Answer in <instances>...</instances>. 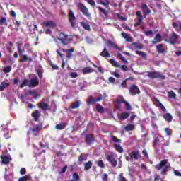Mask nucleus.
<instances>
[{
	"label": "nucleus",
	"mask_w": 181,
	"mask_h": 181,
	"mask_svg": "<svg viewBox=\"0 0 181 181\" xmlns=\"http://www.w3.org/2000/svg\"><path fill=\"white\" fill-rule=\"evenodd\" d=\"M33 117L35 121H37V119H39V117H40V112H39V110H35L33 114Z\"/></svg>",
	"instance_id": "obj_33"
},
{
	"label": "nucleus",
	"mask_w": 181,
	"mask_h": 181,
	"mask_svg": "<svg viewBox=\"0 0 181 181\" xmlns=\"http://www.w3.org/2000/svg\"><path fill=\"white\" fill-rule=\"evenodd\" d=\"M107 160L110 162V163H111L113 168H115V166H117V160H115V158H114V156L112 155L108 156Z\"/></svg>",
	"instance_id": "obj_13"
},
{
	"label": "nucleus",
	"mask_w": 181,
	"mask_h": 181,
	"mask_svg": "<svg viewBox=\"0 0 181 181\" xmlns=\"http://www.w3.org/2000/svg\"><path fill=\"white\" fill-rule=\"evenodd\" d=\"M112 141H113V142H115V146L117 152L122 153V152H124V148H122V146H121L119 145V144H121V140L117 138V136H113Z\"/></svg>",
	"instance_id": "obj_5"
},
{
	"label": "nucleus",
	"mask_w": 181,
	"mask_h": 181,
	"mask_svg": "<svg viewBox=\"0 0 181 181\" xmlns=\"http://www.w3.org/2000/svg\"><path fill=\"white\" fill-rule=\"evenodd\" d=\"M7 87H9V83L6 81H3L0 84V91H4L5 88H7Z\"/></svg>",
	"instance_id": "obj_23"
},
{
	"label": "nucleus",
	"mask_w": 181,
	"mask_h": 181,
	"mask_svg": "<svg viewBox=\"0 0 181 181\" xmlns=\"http://www.w3.org/2000/svg\"><path fill=\"white\" fill-rule=\"evenodd\" d=\"M40 107L44 111H46L49 110V103H46L45 102L40 103Z\"/></svg>",
	"instance_id": "obj_25"
},
{
	"label": "nucleus",
	"mask_w": 181,
	"mask_h": 181,
	"mask_svg": "<svg viewBox=\"0 0 181 181\" xmlns=\"http://www.w3.org/2000/svg\"><path fill=\"white\" fill-rule=\"evenodd\" d=\"M144 34L146 35V36H152V35H153V31L147 30L144 32Z\"/></svg>",
	"instance_id": "obj_54"
},
{
	"label": "nucleus",
	"mask_w": 181,
	"mask_h": 181,
	"mask_svg": "<svg viewBox=\"0 0 181 181\" xmlns=\"http://www.w3.org/2000/svg\"><path fill=\"white\" fill-rule=\"evenodd\" d=\"M78 74H77V72H71L70 74V76L72 78H77L78 77Z\"/></svg>",
	"instance_id": "obj_58"
},
{
	"label": "nucleus",
	"mask_w": 181,
	"mask_h": 181,
	"mask_svg": "<svg viewBox=\"0 0 181 181\" xmlns=\"http://www.w3.org/2000/svg\"><path fill=\"white\" fill-rule=\"evenodd\" d=\"M133 45L136 49H144V45H142V44L134 42L133 43Z\"/></svg>",
	"instance_id": "obj_51"
},
{
	"label": "nucleus",
	"mask_w": 181,
	"mask_h": 181,
	"mask_svg": "<svg viewBox=\"0 0 181 181\" xmlns=\"http://www.w3.org/2000/svg\"><path fill=\"white\" fill-rule=\"evenodd\" d=\"M156 49L158 53H165V52H166V49L163 47V45L162 44L157 45Z\"/></svg>",
	"instance_id": "obj_22"
},
{
	"label": "nucleus",
	"mask_w": 181,
	"mask_h": 181,
	"mask_svg": "<svg viewBox=\"0 0 181 181\" xmlns=\"http://www.w3.org/2000/svg\"><path fill=\"white\" fill-rule=\"evenodd\" d=\"M62 50L65 53H69V49H62L61 48H59V49H57V53L60 56V57H62V59H64V56H63V53H62Z\"/></svg>",
	"instance_id": "obj_32"
},
{
	"label": "nucleus",
	"mask_w": 181,
	"mask_h": 181,
	"mask_svg": "<svg viewBox=\"0 0 181 181\" xmlns=\"http://www.w3.org/2000/svg\"><path fill=\"white\" fill-rule=\"evenodd\" d=\"M66 124H59L55 126L56 129H64Z\"/></svg>",
	"instance_id": "obj_50"
},
{
	"label": "nucleus",
	"mask_w": 181,
	"mask_h": 181,
	"mask_svg": "<svg viewBox=\"0 0 181 181\" xmlns=\"http://www.w3.org/2000/svg\"><path fill=\"white\" fill-rule=\"evenodd\" d=\"M87 159V157L86 156V154L82 153L79 158H78V162L81 164L83 160H86Z\"/></svg>",
	"instance_id": "obj_42"
},
{
	"label": "nucleus",
	"mask_w": 181,
	"mask_h": 181,
	"mask_svg": "<svg viewBox=\"0 0 181 181\" xmlns=\"http://www.w3.org/2000/svg\"><path fill=\"white\" fill-rule=\"evenodd\" d=\"M141 9L145 15H149L151 13V9L148 8V5L146 4H142Z\"/></svg>",
	"instance_id": "obj_21"
},
{
	"label": "nucleus",
	"mask_w": 181,
	"mask_h": 181,
	"mask_svg": "<svg viewBox=\"0 0 181 181\" xmlns=\"http://www.w3.org/2000/svg\"><path fill=\"white\" fill-rule=\"evenodd\" d=\"M85 1L86 2H87V4L90 5L92 8H95V1H94V0H85Z\"/></svg>",
	"instance_id": "obj_47"
},
{
	"label": "nucleus",
	"mask_w": 181,
	"mask_h": 181,
	"mask_svg": "<svg viewBox=\"0 0 181 181\" xmlns=\"http://www.w3.org/2000/svg\"><path fill=\"white\" fill-rule=\"evenodd\" d=\"M129 117V112H122L118 115V118L120 119V121H124L127 119Z\"/></svg>",
	"instance_id": "obj_16"
},
{
	"label": "nucleus",
	"mask_w": 181,
	"mask_h": 181,
	"mask_svg": "<svg viewBox=\"0 0 181 181\" xmlns=\"http://www.w3.org/2000/svg\"><path fill=\"white\" fill-rule=\"evenodd\" d=\"M1 159L4 165H9L10 162L12 160L11 156H1Z\"/></svg>",
	"instance_id": "obj_10"
},
{
	"label": "nucleus",
	"mask_w": 181,
	"mask_h": 181,
	"mask_svg": "<svg viewBox=\"0 0 181 181\" xmlns=\"http://www.w3.org/2000/svg\"><path fill=\"white\" fill-rule=\"evenodd\" d=\"M163 117L165 121H168V122H170V121L173 119V117H172V115H170V113H166L163 115Z\"/></svg>",
	"instance_id": "obj_31"
},
{
	"label": "nucleus",
	"mask_w": 181,
	"mask_h": 181,
	"mask_svg": "<svg viewBox=\"0 0 181 181\" xmlns=\"http://www.w3.org/2000/svg\"><path fill=\"white\" fill-rule=\"evenodd\" d=\"M73 179L74 180L78 181V175L74 173L73 174Z\"/></svg>",
	"instance_id": "obj_62"
},
{
	"label": "nucleus",
	"mask_w": 181,
	"mask_h": 181,
	"mask_svg": "<svg viewBox=\"0 0 181 181\" xmlns=\"http://www.w3.org/2000/svg\"><path fill=\"white\" fill-rule=\"evenodd\" d=\"M162 141H163V136H158V137L156 138L154 140V142H153V146H155V147L158 146V144Z\"/></svg>",
	"instance_id": "obj_30"
},
{
	"label": "nucleus",
	"mask_w": 181,
	"mask_h": 181,
	"mask_svg": "<svg viewBox=\"0 0 181 181\" xmlns=\"http://www.w3.org/2000/svg\"><path fill=\"white\" fill-rule=\"evenodd\" d=\"M81 26L85 29V30H88L90 32L91 30V28L90 27V25L86 22H81Z\"/></svg>",
	"instance_id": "obj_24"
},
{
	"label": "nucleus",
	"mask_w": 181,
	"mask_h": 181,
	"mask_svg": "<svg viewBox=\"0 0 181 181\" xmlns=\"http://www.w3.org/2000/svg\"><path fill=\"white\" fill-rule=\"evenodd\" d=\"M101 100H103V96H100L97 99L94 98V97H93V96H90L88 98V105H91V104H94L95 103L101 101Z\"/></svg>",
	"instance_id": "obj_11"
},
{
	"label": "nucleus",
	"mask_w": 181,
	"mask_h": 181,
	"mask_svg": "<svg viewBox=\"0 0 181 181\" xmlns=\"http://www.w3.org/2000/svg\"><path fill=\"white\" fill-rule=\"evenodd\" d=\"M144 21V17H138V21L135 24V26H141V24Z\"/></svg>",
	"instance_id": "obj_49"
},
{
	"label": "nucleus",
	"mask_w": 181,
	"mask_h": 181,
	"mask_svg": "<svg viewBox=\"0 0 181 181\" xmlns=\"http://www.w3.org/2000/svg\"><path fill=\"white\" fill-rule=\"evenodd\" d=\"M90 86V83L85 82L83 83V86L80 87V90H84L85 88H87V86Z\"/></svg>",
	"instance_id": "obj_56"
},
{
	"label": "nucleus",
	"mask_w": 181,
	"mask_h": 181,
	"mask_svg": "<svg viewBox=\"0 0 181 181\" xmlns=\"http://www.w3.org/2000/svg\"><path fill=\"white\" fill-rule=\"evenodd\" d=\"M177 39H179V36L176 33H173L171 35L165 39V41L170 43L171 45H175Z\"/></svg>",
	"instance_id": "obj_6"
},
{
	"label": "nucleus",
	"mask_w": 181,
	"mask_h": 181,
	"mask_svg": "<svg viewBox=\"0 0 181 181\" xmlns=\"http://www.w3.org/2000/svg\"><path fill=\"white\" fill-rule=\"evenodd\" d=\"M147 76L148 77H149V78H162L163 80H164L165 78V76L163 75L156 71H149L148 72Z\"/></svg>",
	"instance_id": "obj_7"
},
{
	"label": "nucleus",
	"mask_w": 181,
	"mask_h": 181,
	"mask_svg": "<svg viewBox=\"0 0 181 181\" xmlns=\"http://www.w3.org/2000/svg\"><path fill=\"white\" fill-rule=\"evenodd\" d=\"M5 180L6 181H13V174L10 173L8 175H5Z\"/></svg>",
	"instance_id": "obj_35"
},
{
	"label": "nucleus",
	"mask_w": 181,
	"mask_h": 181,
	"mask_svg": "<svg viewBox=\"0 0 181 181\" xmlns=\"http://www.w3.org/2000/svg\"><path fill=\"white\" fill-rule=\"evenodd\" d=\"M154 40H156V42H158V43L162 42V36L160 35V34L156 35V36L154 37Z\"/></svg>",
	"instance_id": "obj_43"
},
{
	"label": "nucleus",
	"mask_w": 181,
	"mask_h": 181,
	"mask_svg": "<svg viewBox=\"0 0 181 181\" xmlns=\"http://www.w3.org/2000/svg\"><path fill=\"white\" fill-rule=\"evenodd\" d=\"M107 45H109V46H112V47H114L115 49H117V50H119V47H118V45L116 44H114V42H112V41H107Z\"/></svg>",
	"instance_id": "obj_45"
},
{
	"label": "nucleus",
	"mask_w": 181,
	"mask_h": 181,
	"mask_svg": "<svg viewBox=\"0 0 181 181\" xmlns=\"http://www.w3.org/2000/svg\"><path fill=\"white\" fill-rule=\"evenodd\" d=\"M126 104V108L127 110H131V104H129L128 102H124Z\"/></svg>",
	"instance_id": "obj_64"
},
{
	"label": "nucleus",
	"mask_w": 181,
	"mask_h": 181,
	"mask_svg": "<svg viewBox=\"0 0 181 181\" xmlns=\"http://www.w3.org/2000/svg\"><path fill=\"white\" fill-rule=\"evenodd\" d=\"M66 170H67V165L64 166V168L61 170V171L59 172V173H60V174L64 173V172H66Z\"/></svg>",
	"instance_id": "obj_63"
},
{
	"label": "nucleus",
	"mask_w": 181,
	"mask_h": 181,
	"mask_svg": "<svg viewBox=\"0 0 181 181\" xmlns=\"http://www.w3.org/2000/svg\"><path fill=\"white\" fill-rule=\"evenodd\" d=\"M136 54H138L139 56H141V57H143V59H146V57H148V55L146 54V53L144 52H141V51H136Z\"/></svg>",
	"instance_id": "obj_41"
},
{
	"label": "nucleus",
	"mask_w": 181,
	"mask_h": 181,
	"mask_svg": "<svg viewBox=\"0 0 181 181\" xmlns=\"http://www.w3.org/2000/svg\"><path fill=\"white\" fill-rule=\"evenodd\" d=\"M99 11H100V12H102L105 16H108V11H107V10L103 8L102 7H99Z\"/></svg>",
	"instance_id": "obj_52"
},
{
	"label": "nucleus",
	"mask_w": 181,
	"mask_h": 181,
	"mask_svg": "<svg viewBox=\"0 0 181 181\" xmlns=\"http://www.w3.org/2000/svg\"><path fill=\"white\" fill-rule=\"evenodd\" d=\"M121 36H122L127 42H131L132 40L131 36L126 33H122Z\"/></svg>",
	"instance_id": "obj_28"
},
{
	"label": "nucleus",
	"mask_w": 181,
	"mask_h": 181,
	"mask_svg": "<svg viewBox=\"0 0 181 181\" xmlns=\"http://www.w3.org/2000/svg\"><path fill=\"white\" fill-rule=\"evenodd\" d=\"M5 23H6V18L3 17V18L0 20V25H5Z\"/></svg>",
	"instance_id": "obj_57"
},
{
	"label": "nucleus",
	"mask_w": 181,
	"mask_h": 181,
	"mask_svg": "<svg viewBox=\"0 0 181 181\" xmlns=\"http://www.w3.org/2000/svg\"><path fill=\"white\" fill-rule=\"evenodd\" d=\"M169 163H168V160H163L158 165H156V169L158 170H162L160 173L161 175H165L166 172H168V169H169Z\"/></svg>",
	"instance_id": "obj_3"
},
{
	"label": "nucleus",
	"mask_w": 181,
	"mask_h": 181,
	"mask_svg": "<svg viewBox=\"0 0 181 181\" xmlns=\"http://www.w3.org/2000/svg\"><path fill=\"white\" fill-rule=\"evenodd\" d=\"M25 95H32V97H33V98H39L40 95L39 94H37V93H36V90H30L28 91V93H25Z\"/></svg>",
	"instance_id": "obj_14"
},
{
	"label": "nucleus",
	"mask_w": 181,
	"mask_h": 181,
	"mask_svg": "<svg viewBox=\"0 0 181 181\" xmlns=\"http://www.w3.org/2000/svg\"><path fill=\"white\" fill-rule=\"evenodd\" d=\"M77 8L86 18H91V14H90V12H88V8L83 4L81 2L78 3Z\"/></svg>",
	"instance_id": "obj_4"
},
{
	"label": "nucleus",
	"mask_w": 181,
	"mask_h": 181,
	"mask_svg": "<svg viewBox=\"0 0 181 181\" xmlns=\"http://www.w3.org/2000/svg\"><path fill=\"white\" fill-rule=\"evenodd\" d=\"M40 129H42V125L37 124L34 126V127L31 129L32 132H34V136H36V134H37Z\"/></svg>",
	"instance_id": "obj_20"
},
{
	"label": "nucleus",
	"mask_w": 181,
	"mask_h": 181,
	"mask_svg": "<svg viewBox=\"0 0 181 181\" xmlns=\"http://www.w3.org/2000/svg\"><path fill=\"white\" fill-rule=\"evenodd\" d=\"M85 141L88 145H91L94 142V136L93 134H87L85 136Z\"/></svg>",
	"instance_id": "obj_12"
},
{
	"label": "nucleus",
	"mask_w": 181,
	"mask_h": 181,
	"mask_svg": "<svg viewBox=\"0 0 181 181\" xmlns=\"http://www.w3.org/2000/svg\"><path fill=\"white\" fill-rule=\"evenodd\" d=\"M98 166H99V168H104L105 165H104V162L103 160H99L98 162Z\"/></svg>",
	"instance_id": "obj_60"
},
{
	"label": "nucleus",
	"mask_w": 181,
	"mask_h": 181,
	"mask_svg": "<svg viewBox=\"0 0 181 181\" xmlns=\"http://www.w3.org/2000/svg\"><path fill=\"white\" fill-rule=\"evenodd\" d=\"M11 66H6L4 69V73H10L11 72Z\"/></svg>",
	"instance_id": "obj_61"
},
{
	"label": "nucleus",
	"mask_w": 181,
	"mask_h": 181,
	"mask_svg": "<svg viewBox=\"0 0 181 181\" xmlns=\"http://www.w3.org/2000/svg\"><path fill=\"white\" fill-rule=\"evenodd\" d=\"M39 85V80L37 78H31L30 80L24 79L20 85V88L23 87H36Z\"/></svg>",
	"instance_id": "obj_1"
},
{
	"label": "nucleus",
	"mask_w": 181,
	"mask_h": 181,
	"mask_svg": "<svg viewBox=\"0 0 181 181\" xmlns=\"http://www.w3.org/2000/svg\"><path fill=\"white\" fill-rule=\"evenodd\" d=\"M129 91L131 95H136V94H141V90H139V88H138V86H136V85L130 86Z\"/></svg>",
	"instance_id": "obj_9"
},
{
	"label": "nucleus",
	"mask_w": 181,
	"mask_h": 181,
	"mask_svg": "<svg viewBox=\"0 0 181 181\" xmlns=\"http://www.w3.org/2000/svg\"><path fill=\"white\" fill-rule=\"evenodd\" d=\"M30 179H32V177H30V175H25V176L18 178V181H28V180H30Z\"/></svg>",
	"instance_id": "obj_37"
},
{
	"label": "nucleus",
	"mask_w": 181,
	"mask_h": 181,
	"mask_svg": "<svg viewBox=\"0 0 181 181\" xmlns=\"http://www.w3.org/2000/svg\"><path fill=\"white\" fill-rule=\"evenodd\" d=\"M43 25L46 27V28H56V23L52 21H45L43 23Z\"/></svg>",
	"instance_id": "obj_15"
},
{
	"label": "nucleus",
	"mask_w": 181,
	"mask_h": 181,
	"mask_svg": "<svg viewBox=\"0 0 181 181\" xmlns=\"http://www.w3.org/2000/svg\"><path fill=\"white\" fill-rule=\"evenodd\" d=\"M168 95L170 100L176 98V93L173 90H170L168 92Z\"/></svg>",
	"instance_id": "obj_34"
},
{
	"label": "nucleus",
	"mask_w": 181,
	"mask_h": 181,
	"mask_svg": "<svg viewBox=\"0 0 181 181\" xmlns=\"http://www.w3.org/2000/svg\"><path fill=\"white\" fill-rule=\"evenodd\" d=\"M98 4L103 5L107 9H110V1L109 0H99Z\"/></svg>",
	"instance_id": "obj_19"
},
{
	"label": "nucleus",
	"mask_w": 181,
	"mask_h": 181,
	"mask_svg": "<svg viewBox=\"0 0 181 181\" xmlns=\"http://www.w3.org/2000/svg\"><path fill=\"white\" fill-rule=\"evenodd\" d=\"M140 153L139 151H132L130 153V158L132 160H138V158H139Z\"/></svg>",
	"instance_id": "obj_17"
},
{
	"label": "nucleus",
	"mask_w": 181,
	"mask_h": 181,
	"mask_svg": "<svg viewBox=\"0 0 181 181\" xmlns=\"http://www.w3.org/2000/svg\"><path fill=\"white\" fill-rule=\"evenodd\" d=\"M81 104V102L80 101H76L74 103H72V105H71L69 107V110L71 111V110H76V108H78V107H80V105Z\"/></svg>",
	"instance_id": "obj_18"
},
{
	"label": "nucleus",
	"mask_w": 181,
	"mask_h": 181,
	"mask_svg": "<svg viewBox=\"0 0 181 181\" xmlns=\"http://www.w3.org/2000/svg\"><path fill=\"white\" fill-rule=\"evenodd\" d=\"M117 16L119 21H127V18H124V16H121V14L117 13Z\"/></svg>",
	"instance_id": "obj_53"
},
{
	"label": "nucleus",
	"mask_w": 181,
	"mask_h": 181,
	"mask_svg": "<svg viewBox=\"0 0 181 181\" xmlns=\"http://www.w3.org/2000/svg\"><path fill=\"white\" fill-rule=\"evenodd\" d=\"M125 131H132L134 129V124H129L124 127Z\"/></svg>",
	"instance_id": "obj_46"
},
{
	"label": "nucleus",
	"mask_w": 181,
	"mask_h": 181,
	"mask_svg": "<svg viewBox=\"0 0 181 181\" xmlns=\"http://www.w3.org/2000/svg\"><path fill=\"white\" fill-rule=\"evenodd\" d=\"M57 39L59 40L62 45L66 46L70 43V40H71V36L66 35L63 33H59L57 35Z\"/></svg>",
	"instance_id": "obj_2"
},
{
	"label": "nucleus",
	"mask_w": 181,
	"mask_h": 181,
	"mask_svg": "<svg viewBox=\"0 0 181 181\" xmlns=\"http://www.w3.org/2000/svg\"><path fill=\"white\" fill-rule=\"evenodd\" d=\"M100 56H102V57H111V55L108 53V49H107V48H104L103 51L101 52Z\"/></svg>",
	"instance_id": "obj_26"
},
{
	"label": "nucleus",
	"mask_w": 181,
	"mask_h": 181,
	"mask_svg": "<svg viewBox=\"0 0 181 181\" xmlns=\"http://www.w3.org/2000/svg\"><path fill=\"white\" fill-rule=\"evenodd\" d=\"M173 28L177 30V32H179V30H181V23L180 22H176L173 23Z\"/></svg>",
	"instance_id": "obj_27"
},
{
	"label": "nucleus",
	"mask_w": 181,
	"mask_h": 181,
	"mask_svg": "<svg viewBox=\"0 0 181 181\" xmlns=\"http://www.w3.org/2000/svg\"><path fill=\"white\" fill-rule=\"evenodd\" d=\"M82 72L83 73V74H88V73L93 72V69H91L90 67H86L82 69Z\"/></svg>",
	"instance_id": "obj_38"
},
{
	"label": "nucleus",
	"mask_w": 181,
	"mask_h": 181,
	"mask_svg": "<svg viewBox=\"0 0 181 181\" xmlns=\"http://www.w3.org/2000/svg\"><path fill=\"white\" fill-rule=\"evenodd\" d=\"M164 131H165L166 135L169 136V135L172 134V130H170V129H169V128L164 129Z\"/></svg>",
	"instance_id": "obj_55"
},
{
	"label": "nucleus",
	"mask_w": 181,
	"mask_h": 181,
	"mask_svg": "<svg viewBox=\"0 0 181 181\" xmlns=\"http://www.w3.org/2000/svg\"><path fill=\"white\" fill-rule=\"evenodd\" d=\"M96 110L98 112H100V114H103L104 113V107L100 105V104H98L97 106H96Z\"/></svg>",
	"instance_id": "obj_39"
},
{
	"label": "nucleus",
	"mask_w": 181,
	"mask_h": 181,
	"mask_svg": "<svg viewBox=\"0 0 181 181\" xmlns=\"http://www.w3.org/2000/svg\"><path fill=\"white\" fill-rule=\"evenodd\" d=\"M122 28H124V30H129L130 32H132L131 28L128 27V25H127L126 23H124L122 25Z\"/></svg>",
	"instance_id": "obj_59"
},
{
	"label": "nucleus",
	"mask_w": 181,
	"mask_h": 181,
	"mask_svg": "<svg viewBox=\"0 0 181 181\" xmlns=\"http://www.w3.org/2000/svg\"><path fill=\"white\" fill-rule=\"evenodd\" d=\"M93 166V163L91 161H88V163H86L84 164V170H88Z\"/></svg>",
	"instance_id": "obj_40"
},
{
	"label": "nucleus",
	"mask_w": 181,
	"mask_h": 181,
	"mask_svg": "<svg viewBox=\"0 0 181 181\" xmlns=\"http://www.w3.org/2000/svg\"><path fill=\"white\" fill-rule=\"evenodd\" d=\"M110 63L115 67H121V65L118 64V62L115 59H110Z\"/></svg>",
	"instance_id": "obj_44"
},
{
	"label": "nucleus",
	"mask_w": 181,
	"mask_h": 181,
	"mask_svg": "<svg viewBox=\"0 0 181 181\" xmlns=\"http://www.w3.org/2000/svg\"><path fill=\"white\" fill-rule=\"evenodd\" d=\"M29 61V57L28 55H23L21 56L20 57V62L21 63H25V62H28Z\"/></svg>",
	"instance_id": "obj_36"
},
{
	"label": "nucleus",
	"mask_w": 181,
	"mask_h": 181,
	"mask_svg": "<svg viewBox=\"0 0 181 181\" xmlns=\"http://www.w3.org/2000/svg\"><path fill=\"white\" fill-rule=\"evenodd\" d=\"M153 103L156 107H160V109L166 110L165 106H163L158 99H154Z\"/></svg>",
	"instance_id": "obj_29"
},
{
	"label": "nucleus",
	"mask_w": 181,
	"mask_h": 181,
	"mask_svg": "<svg viewBox=\"0 0 181 181\" xmlns=\"http://www.w3.org/2000/svg\"><path fill=\"white\" fill-rule=\"evenodd\" d=\"M118 57L122 59V62H124V63L128 64V61L127 60V59H125V57L124 55H122V54H118Z\"/></svg>",
	"instance_id": "obj_48"
},
{
	"label": "nucleus",
	"mask_w": 181,
	"mask_h": 181,
	"mask_svg": "<svg viewBox=\"0 0 181 181\" xmlns=\"http://www.w3.org/2000/svg\"><path fill=\"white\" fill-rule=\"evenodd\" d=\"M69 18L72 28H76L77 26V22H76V16L74 15V11L71 10L69 11Z\"/></svg>",
	"instance_id": "obj_8"
}]
</instances>
